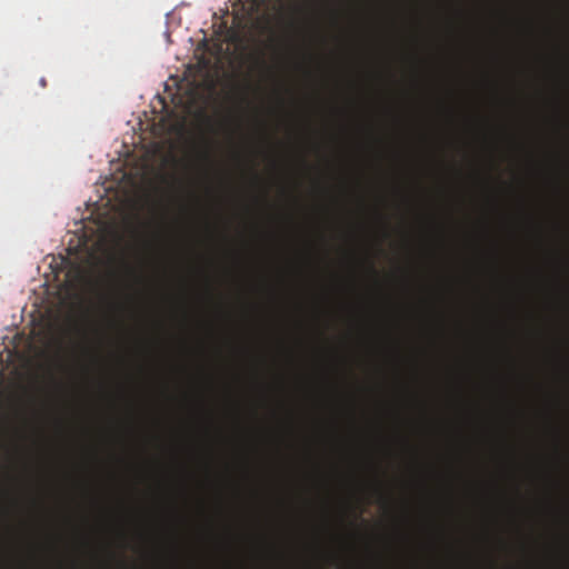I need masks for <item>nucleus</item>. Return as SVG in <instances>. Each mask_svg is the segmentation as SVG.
<instances>
[{"label": "nucleus", "instance_id": "obj_11", "mask_svg": "<svg viewBox=\"0 0 569 569\" xmlns=\"http://www.w3.org/2000/svg\"><path fill=\"white\" fill-rule=\"evenodd\" d=\"M327 211H328V210H327V207H325V206H318V207L316 208V213H317V216H318L319 213H321V214L327 213Z\"/></svg>", "mask_w": 569, "mask_h": 569}, {"label": "nucleus", "instance_id": "obj_2", "mask_svg": "<svg viewBox=\"0 0 569 569\" xmlns=\"http://www.w3.org/2000/svg\"><path fill=\"white\" fill-rule=\"evenodd\" d=\"M278 413H284V141L278 143Z\"/></svg>", "mask_w": 569, "mask_h": 569}, {"label": "nucleus", "instance_id": "obj_1", "mask_svg": "<svg viewBox=\"0 0 569 569\" xmlns=\"http://www.w3.org/2000/svg\"><path fill=\"white\" fill-rule=\"evenodd\" d=\"M250 61L260 73L279 76L278 126H284V0H252Z\"/></svg>", "mask_w": 569, "mask_h": 569}, {"label": "nucleus", "instance_id": "obj_3", "mask_svg": "<svg viewBox=\"0 0 569 569\" xmlns=\"http://www.w3.org/2000/svg\"><path fill=\"white\" fill-rule=\"evenodd\" d=\"M325 43L326 38L320 27L318 3L316 0H310V17L308 21V51L306 53V76L312 84V92L310 97L312 116L318 113L323 104V99L319 89V82L323 74L325 59L321 54L316 52V47L323 46Z\"/></svg>", "mask_w": 569, "mask_h": 569}, {"label": "nucleus", "instance_id": "obj_4", "mask_svg": "<svg viewBox=\"0 0 569 569\" xmlns=\"http://www.w3.org/2000/svg\"><path fill=\"white\" fill-rule=\"evenodd\" d=\"M315 432L312 433L308 447V460L310 463L309 478L312 489L321 492L328 488V477L323 470L322 463L318 457L317 447L326 440L325 426L322 421L316 419L313 421Z\"/></svg>", "mask_w": 569, "mask_h": 569}, {"label": "nucleus", "instance_id": "obj_10", "mask_svg": "<svg viewBox=\"0 0 569 569\" xmlns=\"http://www.w3.org/2000/svg\"><path fill=\"white\" fill-rule=\"evenodd\" d=\"M320 131L313 126L311 119H309V147L315 153L322 156V143L319 139Z\"/></svg>", "mask_w": 569, "mask_h": 569}, {"label": "nucleus", "instance_id": "obj_12", "mask_svg": "<svg viewBox=\"0 0 569 569\" xmlns=\"http://www.w3.org/2000/svg\"><path fill=\"white\" fill-rule=\"evenodd\" d=\"M370 270L376 273V270L372 264H370Z\"/></svg>", "mask_w": 569, "mask_h": 569}, {"label": "nucleus", "instance_id": "obj_9", "mask_svg": "<svg viewBox=\"0 0 569 569\" xmlns=\"http://www.w3.org/2000/svg\"><path fill=\"white\" fill-rule=\"evenodd\" d=\"M310 173H319V169L317 167L309 166ZM312 183V191L317 197H325L328 194V188L322 181L321 177L319 174H315L311 178Z\"/></svg>", "mask_w": 569, "mask_h": 569}, {"label": "nucleus", "instance_id": "obj_6", "mask_svg": "<svg viewBox=\"0 0 569 569\" xmlns=\"http://www.w3.org/2000/svg\"><path fill=\"white\" fill-rule=\"evenodd\" d=\"M315 238L308 242V267L312 274V278L318 276L321 271V263L327 259V253L322 250L326 244V237L322 230H320L318 221H315L312 226Z\"/></svg>", "mask_w": 569, "mask_h": 569}, {"label": "nucleus", "instance_id": "obj_7", "mask_svg": "<svg viewBox=\"0 0 569 569\" xmlns=\"http://www.w3.org/2000/svg\"><path fill=\"white\" fill-rule=\"evenodd\" d=\"M326 300V296L323 293L313 292L312 293V333L315 341L317 342L315 346L316 356H322L323 347L320 346L326 341L325 330L321 328V323L323 321L325 309L323 302Z\"/></svg>", "mask_w": 569, "mask_h": 569}, {"label": "nucleus", "instance_id": "obj_8", "mask_svg": "<svg viewBox=\"0 0 569 569\" xmlns=\"http://www.w3.org/2000/svg\"><path fill=\"white\" fill-rule=\"evenodd\" d=\"M328 379L327 375L325 372H321L319 377H312L311 379V386H310V392L311 398L313 402L317 406H320L323 403V387L327 385Z\"/></svg>", "mask_w": 569, "mask_h": 569}, {"label": "nucleus", "instance_id": "obj_5", "mask_svg": "<svg viewBox=\"0 0 569 569\" xmlns=\"http://www.w3.org/2000/svg\"><path fill=\"white\" fill-rule=\"evenodd\" d=\"M329 532V519H328V503L326 500L321 502V519L320 521L312 522L311 527V540L309 549L312 556L309 562V569H322L320 560L327 558L329 555L325 548L323 537Z\"/></svg>", "mask_w": 569, "mask_h": 569}]
</instances>
